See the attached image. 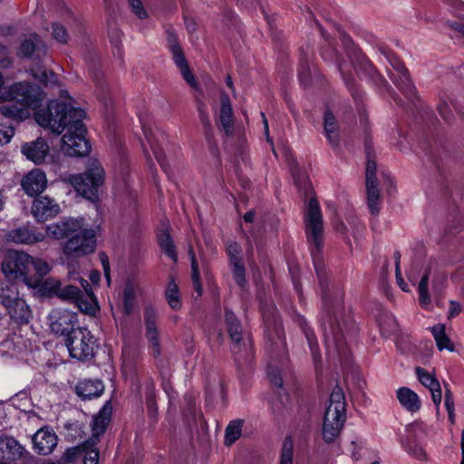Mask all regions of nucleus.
<instances>
[{
  "mask_svg": "<svg viewBox=\"0 0 464 464\" xmlns=\"http://www.w3.org/2000/svg\"><path fill=\"white\" fill-rule=\"evenodd\" d=\"M7 95L10 100L16 101L22 107L2 105L0 114L16 121L27 119L30 115L28 108H38L44 98V93L39 86L27 82L12 84L8 89Z\"/></svg>",
  "mask_w": 464,
  "mask_h": 464,
  "instance_id": "1",
  "label": "nucleus"
},
{
  "mask_svg": "<svg viewBox=\"0 0 464 464\" xmlns=\"http://www.w3.org/2000/svg\"><path fill=\"white\" fill-rule=\"evenodd\" d=\"M304 232L307 242L311 246L314 267L322 287H324V279L320 266V254L324 246V223L319 202L312 196L304 209Z\"/></svg>",
  "mask_w": 464,
  "mask_h": 464,
  "instance_id": "2",
  "label": "nucleus"
},
{
  "mask_svg": "<svg viewBox=\"0 0 464 464\" xmlns=\"http://www.w3.org/2000/svg\"><path fill=\"white\" fill-rule=\"evenodd\" d=\"M76 111L83 110L53 100L45 108L34 112V120L43 128L49 129L52 132L59 135L69 128V125H72L74 120L76 121V118L72 117Z\"/></svg>",
  "mask_w": 464,
  "mask_h": 464,
  "instance_id": "3",
  "label": "nucleus"
},
{
  "mask_svg": "<svg viewBox=\"0 0 464 464\" xmlns=\"http://www.w3.org/2000/svg\"><path fill=\"white\" fill-rule=\"evenodd\" d=\"M105 180V170L95 159L89 160L84 172L70 175L66 181L83 198L94 202L99 199V190Z\"/></svg>",
  "mask_w": 464,
  "mask_h": 464,
  "instance_id": "4",
  "label": "nucleus"
},
{
  "mask_svg": "<svg viewBox=\"0 0 464 464\" xmlns=\"http://www.w3.org/2000/svg\"><path fill=\"white\" fill-rule=\"evenodd\" d=\"M73 116L76 121H73L72 125H69L62 138V150L70 157H84L91 150V143L86 139L87 129L82 122L85 111H76Z\"/></svg>",
  "mask_w": 464,
  "mask_h": 464,
  "instance_id": "5",
  "label": "nucleus"
},
{
  "mask_svg": "<svg viewBox=\"0 0 464 464\" xmlns=\"http://www.w3.org/2000/svg\"><path fill=\"white\" fill-rule=\"evenodd\" d=\"M32 266V256L17 250H8L1 265L2 271L8 280L22 282L25 285L36 282L34 278L29 277Z\"/></svg>",
  "mask_w": 464,
  "mask_h": 464,
  "instance_id": "6",
  "label": "nucleus"
},
{
  "mask_svg": "<svg viewBox=\"0 0 464 464\" xmlns=\"http://www.w3.org/2000/svg\"><path fill=\"white\" fill-rule=\"evenodd\" d=\"M70 356L81 362L92 360L98 348L97 339L86 327H76L65 338Z\"/></svg>",
  "mask_w": 464,
  "mask_h": 464,
  "instance_id": "7",
  "label": "nucleus"
},
{
  "mask_svg": "<svg viewBox=\"0 0 464 464\" xmlns=\"http://www.w3.org/2000/svg\"><path fill=\"white\" fill-rule=\"evenodd\" d=\"M364 150L367 159L365 171L367 205L370 212L376 216L380 212L382 199L376 176L377 165L375 161V150L368 136L365 138Z\"/></svg>",
  "mask_w": 464,
  "mask_h": 464,
  "instance_id": "8",
  "label": "nucleus"
},
{
  "mask_svg": "<svg viewBox=\"0 0 464 464\" xmlns=\"http://www.w3.org/2000/svg\"><path fill=\"white\" fill-rule=\"evenodd\" d=\"M96 246L95 231L83 227L81 232L63 243V252L67 257L79 258L93 253Z\"/></svg>",
  "mask_w": 464,
  "mask_h": 464,
  "instance_id": "9",
  "label": "nucleus"
},
{
  "mask_svg": "<svg viewBox=\"0 0 464 464\" xmlns=\"http://www.w3.org/2000/svg\"><path fill=\"white\" fill-rule=\"evenodd\" d=\"M168 46L172 53L173 61L179 69L184 81L194 90H198L199 85L195 75L191 72L188 63L185 57L184 52L179 44V39L172 28L167 30Z\"/></svg>",
  "mask_w": 464,
  "mask_h": 464,
  "instance_id": "10",
  "label": "nucleus"
},
{
  "mask_svg": "<svg viewBox=\"0 0 464 464\" xmlns=\"http://www.w3.org/2000/svg\"><path fill=\"white\" fill-rule=\"evenodd\" d=\"M50 331L57 336H68L76 329L75 324L78 322L77 314L67 309H53L48 317Z\"/></svg>",
  "mask_w": 464,
  "mask_h": 464,
  "instance_id": "11",
  "label": "nucleus"
},
{
  "mask_svg": "<svg viewBox=\"0 0 464 464\" xmlns=\"http://www.w3.org/2000/svg\"><path fill=\"white\" fill-rule=\"evenodd\" d=\"M84 227L83 218H64L45 227V237L54 240H69Z\"/></svg>",
  "mask_w": 464,
  "mask_h": 464,
  "instance_id": "12",
  "label": "nucleus"
},
{
  "mask_svg": "<svg viewBox=\"0 0 464 464\" xmlns=\"http://www.w3.org/2000/svg\"><path fill=\"white\" fill-rule=\"evenodd\" d=\"M32 456L18 440L11 436H0V460L3 462H25Z\"/></svg>",
  "mask_w": 464,
  "mask_h": 464,
  "instance_id": "13",
  "label": "nucleus"
},
{
  "mask_svg": "<svg viewBox=\"0 0 464 464\" xmlns=\"http://www.w3.org/2000/svg\"><path fill=\"white\" fill-rule=\"evenodd\" d=\"M59 204L52 198L40 196L33 201L32 214L37 222H45L60 213Z\"/></svg>",
  "mask_w": 464,
  "mask_h": 464,
  "instance_id": "14",
  "label": "nucleus"
},
{
  "mask_svg": "<svg viewBox=\"0 0 464 464\" xmlns=\"http://www.w3.org/2000/svg\"><path fill=\"white\" fill-rule=\"evenodd\" d=\"M112 405L110 401H106L97 415L93 417L92 423V437L87 440L91 445L98 444L100 438L104 434L111 417Z\"/></svg>",
  "mask_w": 464,
  "mask_h": 464,
  "instance_id": "15",
  "label": "nucleus"
},
{
  "mask_svg": "<svg viewBox=\"0 0 464 464\" xmlns=\"http://www.w3.org/2000/svg\"><path fill=\"white\" fill-rule=\"evenodd\" d=\"M58 438L55 432L47 428H41L33 436L34 449L39 455L51 454L57 446Z\"/></svg>",
  "mask_w": 464,
  "mask_h": 464,
  "instance_id": "16",
  "label": "nucleus"
},
{
  "mask_svg": "<svg viewBox=\"0 0 464 464\" xmlns=\"http://www.w3.org/2000/svg\"><path fill=\"white\" fill-rule=\"evenodd\" d=\"M156 322L157 315L154 309L151 307H146L144 311L146 337L148 338L150 343L152 356L155 359H159L161 353V350Z\"/></svg>",
  "mask_w": 464,
  "mask_h": 464,
  "instance_id": "17",
  "label": "nucleus"
},
{
  "mask_svg": "<svg viewBox=\"0 0 464 464\" xmlns=\"http://www.w3.org/2000/svg\"><path fill=\"white\" fill-rule=\"evenodd\" d=\"M21 186L27 195L37 196L47 187L46 175L40 169H34L24 176Z\"/></svg>",
  "mask_w": 464,
  "mask_h": 464,
  "instance_id": "18",
  "label": "nucleus"
},
{
  "mask_svg": "<svg viewBox=\"0 0 464 464\" xmlns=\"http://www.w3.org/2000/svg\"><path fill=\"white\" fill-rule=\"evenodd\" d=\"M345 419L346 414L337 415L332 411H325L323 424V438L326 443L334 441L339 436Z\"/></svg>",
  "mask_w": 464,
  "mask_h": 464,
  "instance_id": "19",
  "label": "nucleus"
},
{
  "mask_svg": "<svg viewBox=\"0 0 464 464\" xmlns=\"http://www.w3.org/2000/svg\"><path fill=\"white\" fill-rule=\"evenodd\" d=\"M46 53V45L40 37L37 34H31L20 44L18 56L23 58H31L34 56L36 59H40L45 56Z\"/></svg>",
  "mask_w": 464,
  "mask_h": 464,
  "instance_id": "20",
  "label": "nucleus"
},
{
  "mask_svg": "<svg viewBox=\"0 0 464 464\" xmlns=\"http://www.w3.org/2000/svg\"><path fill=\"white\" fill-rule=\"evenodd\" d=\"M49 149L46 140L39 137L34 141L24 143L21 148V151L28 160L35 164H41L44 161Z\"/></svg>",
  "mask_w": 464,
  "mask_h": 464,
  "instance_id": "21",
  "label": "nucleus"
},
{
  "mask_svg": "<svg viewBox=\"0 0 464 464\" xmlns=\"http://www.w3.org/2000/svg\"><path fill=\"white\" fill-rule=\"evenodd\" d=\"M45 238V234L24 226L12 229L7 234V240L16 244H34Z\"/></svg>",
  "mask_w": 464,
  "mask_h": 464,
  "instance_id": "22",
  "label": "nucleus"
},
{
  "mask_svg": "<svg viewBox=\"0 0 464 464\" xmlns=\"http://www.w3.org/2000/svg\"><path fill=\"white\" fill-rule=\"evenodd\" d=\"M219 122L225 134L231 136L234 132V111L229 96L225 92L220 94Z\"/></svg>",
  "mask_w": 464,
  "mask_h": 464,
  "instance_id": "23",
  "label": "nucleus"
},
{
  "mask_svg": "<svg viewBox=\"0 0 464 464\" xmlns=\"http://www.w3.org/2000/svg\"><path fill=\"white\" fill-rule=\"evenodd\" d=\"M10 318L17 324H27L32 318V311L25 300L19 298L6 307Z\"/></svg>",
  "mask_w": 464,
  "mask_h": 464,
  "instance_id": "24",
  "label": "nucleus"
},
{
  "mask_svg": "<svg viewBox=\"0 0 464 464\" xmlns=\"http://www.w3.org/2000/svg\"><path fill=\"white\" fill-rule=\"evenodd\" d=\"M103 390L102 382L98 380H84L75 387L76 394L83 401L100 397Z\"/></svg>",
  "mask_w": 464,
  "mask_h": 464,
  "instance_id": "25",
  "label": "nucleus"
},
{
  "mask_svg": "<svg viewBox=\"0 0 464 464\" xmlns=\"http://www.w3.org/2000/svg\"><path fill=\"white\" fill-rule=\"evenodd\" d=\"M225 321L227 324L228 335L234 343L233 350L235 351L237 348H239V343L242 341V325L235 314L228 309H226L225 311Z\"/></svg>",
  "mask_w": 464,
  "mask_h": 464,
  "instance_id": "26",
  "label": "nucleus"
},
{
  "mask_svg": "<svg viewBox=\"0 0 464 464\" xmlns=\"http://www.w3.org/2000/svg\"><path fill=\"white\" fill-rule=\"evenodd\" d=\"M324 130L332 147H338L340 143L339 124L333 112L326 110L324 115Z\"/></svg>",
  "mask_w": 464,
  "mask_h": 464,
  "instance_id": "27",
  "label": "nucleus"
},
{
  "mask_svg": "<svg viewBox=\"0 0 464 464\" xmlns=\"http://www.w3.org/2000/svg\"><path fill=\"white\" fill-rule=\"evenodd\" d=\"M198 111L199 113L200 122L204 129V135L208 143L210 152L213 155H217L218 154V146H217V142L213 137L212 125H211L209 117L206 111V106L204 104L200 103L198 107Z\"/></svg>",
  "mask_w": 464,
  "mask_h": 464,
  "instance_id": "28",
  "label": "nucleus"
},
{
  "mask_svg": "<svg viewBox=\"0 0 464 464\" xmlns=\"http://www.w3.org/2000/svg\"><path fill=\"white\" fill-rule=\"evenodd\" d=\"M397 398L400 403L409 411L416 412L420 408V401L418 395L407 387H401L397 391Z\"/></svg>",
  "mask_w": 464,
  "mask_h": 464,
  "instance_id": "29",
  "label": "nucleus"
},
{
  "mask_svg": "<svg viewBox=\"0 0 464 464\" xmlns=\"http://www.w3.org/2000/svg\"><path fill=\"white\" fill-rule=\"evenodd\" d=\"M30 288L36 289L37 295L42 297L56 296L61 282L53 277H48L44 280L41 278L36 285H27Z\"/></svg>",
  "mask_w": 464,
  "mask_h": 464,
  "instance_id": "30",
  "label": "nucleus"
},
{
  "mask_svg": "<svg viewBox=\"0 0 464 464\" xmlns=\"http://www.w3.org/2000/svg\"><path fill=\"white\" fill-rule=\"evenodd\" d=\"M327 412H333L337 415L345 414L346 402L344 393L339 385H335L330 395L329 405L326 408Z\"/></svg>",
  "mask_w": 464,
  "mask_h": 464,
  "instance_id": "31",
  "label": "nucleus"
},
{
  "mask_svg": "<svg viewBox=\"0 0 464 464\" xmlns=\"http://www.w3.org/2000/svg\"><path fill=\"white\" fill-rule=\"evenodd\" d=\"M163 226L165 227V228H162L158 233V242L160 246L161 250L174 262H177L178 255L176 251V246L170 237L167 226L165 224H163Z\"/></svg>",
  "mask_w": 464,
  "mask_h": 464,
  "instance_id": "32",
  "label": "nucleus"
},
{
  "mask_svg": "<svg viewBox=\"0 0 464 464\" xmlns=\"http://www.w3.org/2000/svg\"><path fill=\"white\" fill-rule=\"evenodd\" d=\"M445 324H438L431 327L432 335L436 341V345L440 351L447 349L450 352L454 350V344L446 334Z\"/></svg>",
  "mask_w": 464,
  "mask_h": 464,
  "instance_id": "33",
  "label": "nucleus"
},
{
  "mask_svg": "<svg viewBox=\"0 0 464 464\" xmlns=\"http://www.w3.org/2000/svg\"><path fill=\"white\" fill-rule=\"evenodd\" d=\"M19 291L16 284L14 283H2L0 284V303L6 308L14 302L18 300Z\"/></svg>",
  "mask_w": 464,
  "mask_h": 464,
  "instance_id": "34",
  "label": "nucleus"
},
{
  "mask_svg": "<svg viewBox=\"0 0 464 464\" xmlns=\"http://www.w3.org/2000/svg\"><path fill=\"white\" fill-rule=\"evenodd\" d=\"M391 77L393 79L396 86L409 98L412 99L415 96V88L411 82L409 72L404 73H392Z\"/></svg>",
  "mask_w": 464,
  "mask_h": 464,
  "instance_id": "35",
  "label": "nucleus"
},
{
  "mask_svg": "<svg viewBox=\"0 0 464 464\" xmlns=\"http://www.w3.org/2000/svg\"><path fill=\"white\" fill-rule=\"evenodd\" d=\"M243 423L240 419L229 422L225 430V445L231 446L241 437Z\"/></svg>",
  "mask_w": 464,
  "mask_h": 464,
  "instance_id": "36",
  "label": "nucleus"
},
{
  "mask_svg": "<svg viewBox=\"0 0 464 464\" xmlns=\"http://www.w3.org/2000/svg\"><path fill=\"white\" fill-rule=\"evenodd\" d=\"M31 73L35 81H38L46 87L48 85H53L57 82L56 74L42 66H35L32 68Z\"/></svg>",
  "mask_w": 464,
  "mask_h": 464,
  "instance_id": "37",
  "label": "nucleus"
},
{
  "mask_svg": "<svg viewBox=\"0 0 464 464\" xmlns=\"http://www.w3.org/2000/svg\"><path fill=\"white\" fill-rule=\"evenodd\" d=\"M350 59L356 72L362 71L369 75L376 72L374 66L364 54L355 53Z\"/></svg>",
  "mask_w": 464,
  "mask_h": 464,
  "instance_id": "38",
  "label": "nucleus"
},
{
  "mask_svg": "<svg viewBox=\"0 0 464 464\" xmlns=\"http://www.w3.org/2000/svg\"><path fill=\"white\" fill-rule=\"evenodd\" d=\"M32 263L33 266H31V273L29 274V277H33L36 281L31 285H36L37 282L49 273L51 267L46 261L41 258L32 257Z\"/></svg>",
  "mask_w": 464,
  "mask_h": 464,
  "instance_id": "39",
  "label": "nucleus"
},
{
  "mask_svg": "<svg viewBox=\"0 0 464 464\" xmlns=\"http://www.w3.org/2000/svg\"><path fill=\"white\" fill-rule=\"evenodd\" d=\"M91 444L88 440L83 441L82 443L68 448L63 456L61 457L60 463L61 464H73L75 461L82 456L84 451V447L86 445Z\"/></svg>",
  "mask_w": 464,
  "mask_h": 464,
  "instance_id": "40",
  "label": "nucleus"
},
{
  "mask_svg": "<svg viewBox=\"0 0 464 464\" xmlns=\"http://www.w3.org/2000/svg\"><path fill=\"white\" fill-rule=\"evenodd\" d=\"M311 68L309 64V47L304 50L301 48V63L299 71L300 81L304 84H308L311 79Z\"/></svg>",
  "mask_w": 464,
  "mask_h": 464,
  "instance_id": "41",
  "label": "nucleus"
},
{
  "mask_svg": "<svg viewBox=\"0 0 464 464\" xmlns=\"http://www.w3.org/2000/svg\"><path fill=\"white\" fill-rule=\"evenodd\" d=\"M145 399L148 413L150 416L154 417L157 413V402L155 385L152 381H148L145 385Z\"/></svg>",
  "mask_w": 464,
  "mask_h": 464,
  "instance_id": "42",
  "label": "nucleus"
},
{
  "mask_svg": "<svg viewBox=\"0 0 464 464\" xmlns=\"http://www.w3.org/2000/svg\"><path fill=\"white\" fill-rule=\"evenodd\" d=\"M165 295L172 309L179 310L181 307L179 287L173 279L169 282Z\"/></svg>",
  "mask_w": 464,
  "mask_h": 464,
  "instance_id": "43",
  "label": "nucleus"
},
{
  "mask_svg": "<svg viewBox=\"0 0 464 464\" xmlns=\"http://www.w3.org/2000/svg\"><path fill=\"white\" fill-rule=\"evenodd\" d=\"M323 302H324V309L325 313L330 316L332 310L335 311L342 307L343 294L340 292L336 296L332 298L329 296L328 293L324 289Z\"/></svg>",
  "mask_w": 464,
  "mask_h": 464,
  "instance_id": "44",
  "label": "nucleus"
},
{
  "mask_svg": "<svg viewBox=\"0 0 464 464\" xmlns=\"http://www.w3.org/2000/svg\"><path fill=\"white\" fill-rule=\"evenodd\" d=\"M56 296L62 300L65 301H76L80 296L82 295V292L77 286L68 285L63 288L59 286V290L57 291Z\"/></svg>",
  "mask_w": 464,
  "mask_h": 464,
  "instance_id": "45",
  "label": "nucleus"
},
{
  "mask_svg": "<svg viewBox=\"0 0 464 464\" xmlns=\"http://www.w3.org/2000/svg\"><path fill=\"white\" fill-rule=\"evenodd\" d=\"M231 269H232V275L234 277V280L237 285L240 287H244L246 285V267L243 263V260L231 262L230 263Z\"/></svg>",
  "mask_w": 464,
  "mask_h": 464,
  "instance_id": "46",
  "label": "nucleus"
},
{
  "mask_svg": "<svg viewBox=\"0 0 464 464\" xmlns=\"http://www.w3.org/2000/svg\"><path fill=\"white\" fill-rule=\"evenodd\" d=\"M415 371L419 381L429 390L439 387V381L426 370L420 367H417Z\"/></svg>",
  "mask_w": 464,
  "mask_h": 464,
  "instance_id": "47",
  "label": "nucleus"
},
{
  "mask_svg": "<svg viewBox=\"0 0 464 464\" xmlns=\"http://www.w3.org/2000/svg\"><path fill=\"white\" fill-rule=\"evenodd\" d=\"M135 300V292L130 285H127L123 290V311L126 314H130L133 311Z\"/></svg>",
  "mask_w": 464,
  "mask_h": 464,
  "instance_id": "48",
  "label": "nucleus"
},
{
  "mask_svg": "<svg viewBox=\"0 0 464 464\" xmlns=\"http://www.w3.org/2000/svg\"><path fill=\"white\" fill-rule=\"evenodd\" d=\"M429 284V271H427L421 277L419 283L420 304L421 306H426L430 303V298L428 293Z\"/></svg>",
  "mask_w": 464,
  "mask_h": 464,
  "instance_id": "49",
  "label": "nucleus"
},
{
  "mask_svg": "<svg viewBox=\"0 0 464 464\" xmlns=\"http://www.w3.org/2000/svg\"><path fill=\"white\" fill-rule=\"evenodd\" d=\"M280 464H293V440L290 437L284 440Z\"/></svg>",
  "mask_w": 464,
  "mask_h": 464,
  "instance_id": "50",
  "label": "nucleus"
},
{
  "mask_svg": "<svg viewBox=\"0 0 464 464\" xmlns=\"http://www.w3.org/2000/svg\"><path fill=\"white\" fill-rule=\"evenodd\" d=\"M97 444H88L84 447L83 451V464H98L99 463V450L96 448Z\"/></svg>",
  "mask_w": 464,
  "mask_h": 464,
  "instance_id": "51",
  "label": "nucleus"
},
{
  "mask_svg": "<svg viewBox=\"0 0 464 464\" xmlns=\"http://www.w3.org/2000/svg\"><path fill=\"white\" fill-rule=\"evenodd\" d=\"M241 253L242 247L237 242L228 241L227 243V254L229 257V263L242 260Z\"/></svg>",
  "mask_w": 464,
  "mask_h": 464,
  "instance_id": "52",
  "label": "nucleus"
},
{
  "mask_svg": "<svg viewBox=\"0 0 464 464\" xmlns=\"http://www.w3.org/2000/svg\"><path fill=\"white\" fill-rule=\"evenodd\" d=\"M267 375H268L270 382L273 385H275L278 388L283 387V379L281 376V371L276 367V365L273 364L272 362H270L268 363Z\"/></svg>",
  "mask_w": 464,
  "mask_h": 464,
  "instance_id": "53",
  "label": "nucleus"
},
{
  "mask_svg": "<svg viewBox=\"0 0 464 464\" xmlns=\"http://www.w3.org/2000/svg\"><path fill=\"white\" fill-rule=\"evenodd\" d=\"M53 35L54 39L61 43L65 44L69 38V34L65 29V27L58 23L52 24Z\"/></svg>",
  "mask_w": 464,
  "mask_h": 464,
  "instance_id": "54",
  "label": "nucleus"
},
{
  "mask_svg": "<svg viewBox=\"0 0 464 464\" xmlns=\"http://www.w3.org/2000/svg\"><path fill=\"white\" fill-rule=\"evenodd\" d=\"M12 62L8 47L0 43V67L7 68L12 64Z\"/></svg>",
  "mask_w": 464,
  "mask_h": 464,
  "instance_id": "55",
  "label": "nucleus"
},
{
  "mask_svg": "<svg viewBox=\"0 0 464 464\" xmlns=\"http://www.w3.org/2000/svg\"><path fill=\"white\" fill-rule=\"evenodd\" d=\"M157 366L159 368L160 376L162 378V387L168 392L169 389H170V384H169V377H170L169 370L164 368V366H163V360L162 359L159 360V362H158Z\"/></svg>",
  "mask_w": 464,
  "mask_h": 464,
  "instance_id": "56",
  "label": "nucleus"
},
{
  "mask_svg": "<svg viewBox=\"0 0 464 464\" xmlns=\"http://www.w3.org/2000/svg\"><path fill=\"white\" fill-rule=\"evenodd\" d=\"M128 3L131 7L132 12L140 19H144L147 17L148 14H147L146 10L144 9L140 0H128Z\"/></svg>",
  "mask_w": 464,
  "mask_h": 464,
  "instance_id": "57",
  "label": "nucleus"
},
{
  "mask_svg": "<svg viewBox=\"0 0 464 464\" xmlns=\"http://www.w3.org/2000/svg\"><path fill=\"white\" fill-rule=\"evenodd\" d=\"M272 411L277 418L283 417L287 411L286 405L282 401L281 398H276L272 401Z\"/></svg>",
  "mask_w": 464,
  "mask_h": 464,
  "instance_id": "58",
  "label": "nucleus"
},
{
  "mask_svg": "<svg viewBox=\"0 0 464 464\" xmlns=\"http://www.w3.org/2000/svg\"><path fill=\"white\" fill-rule=\"evenodd\" d=\"M75 302H76L79 309L82 312H83L87 314H95V311H96L95 305L86 300H83L82 296H80L79 299L76 300Z\"/></svg>",
  "mask_w": 464,
  "mask_h": 464,
  "instance_id": "59",
  "label": "nucleus"
},
{
  "mask_svg": "<svg viewBox=\"0 0 464 464\" xmlns=\"http://www.w3.org/2000/svg\"><path fill=\"white\" fill-rule=\"evenodd\" d=\"M14 134V128L12 126L6 127L5 130L0 129V145L7 144L10 142Z\"/></svg>",
  "mask_w": 464,
  "mask_h": 464,
  "instance_id": "60",
  "label": "nucleus"
},
{
  "mask_svg": "<svg viewBox=\"0 0 464 464\" xmlns=\"http://www.w3.org/2000/svg\"><path fill=\"white\" fill-rule=\"evenodd\" d=\"M188 256L191 264V276H199V266L197 261L195 251L191 246L188 247Z\"/></svg>",
  "mask_w": 464,
  "mask_h": 464,
  "instance_id": "61",
  "label": "nucleus"
},
{
  "mask_svg": "<svg viewBox=\"0 0 464 464\" xmlns=\"http://www.w3.org/2000/svg\"><path fill=\"white\" fill-rule=\"evenodd\" d=\"M90 73L97 84H102V72L100 71L99 62H93L89 67Z\"/></svg>",
  "mask_w": 464,
  "mask_h": 464,
  "instance_id": "62",
  "label": "nucleus"
},
{
  "mask_svg": "<svg viewBox=\"0 0 464 464\" xmlns=\"http://www.w3.org/2000/svg\"><path fill=\"white\" fill-rule=\"evenodd\" d=\"M390 63L398 74L408 71L404 64L395 57L390 59Z\"/></svg>",
  "mask_w": 464,
  "mask_h": 464,
  "instance_id": "63",
  "label": "nucleus"
},
{
  "mask_svg": "<svg viewBox=\"0 0 464 464\" xmlns=\"http://www.w3.org/2000/svg\"><path fill=\"white\" fill-rule=\"evenodd\" d=\"M460 312H461L460 304L456 301H450L448 317L449 318L454 317V316L458 315Z\"/></svg>",
  "mask_w": 464,
  "mask_h": 464,
  "instance_id": "64",
  "label": "nucleus"
}]
</instances>
